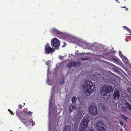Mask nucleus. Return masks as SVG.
<instances>
[{"label": "nucleus", "mask_w": 131, "mask_h": 131, "mask_svg": "<svg viewBox=\"0 0 131 131\" xmlns=\"http://www.w3.org/2000/svg\"><path fill=\"white\" fill-rule=\"evenodd\" d=\"M16 114L21 122L23 123L30 125L32 123V126L35 125V122H33V121H31L29 119L30 117L31 116L32 112L29 111L24 114L19 109H18L16 111Z\"/></svg>", "instance_id": "obj_1"}, {"label": "nucleus", "mask_w": 131, "mask_h": 131, "mask_svg": "<svg viewBox=\"0 0 131 131\" xmlns=\"http://www.w3.org/2000/svg\"><path fill=\"white\" fill-rule=\"evenodd\" d=\"M83 88V92L89 96L94 92L95 87L91 81L88 80L84 83Z\"/></svg>", "instance_id": "obj_2"}, {"label": "nucleus", "mask_w": 131, "mask_h": 131, "mask_svg": "<svg viewBox=\"0 0 131 131\" xmlns=\"http://www.w3.org/2000/svg\"><path fill=\"white\" fill-rule=\"evenodd\" d=\"M90 57L89 54L88 53H79L78 52H77L74 55H73V54H65L63 56H59V57Z\"/></svg>", "instance_id": "obj_3"}, {"label": "nucleus", "mask_w": 131, "mask_h": 131, "mask_svg": "<svg viewBox=\"0 0 131 131\" xmlns=\"http://www.w3.org/2000/svg\"><path fill=\"white\" fill-rule=\"evenodd\" d=\"M113 91V89L112 87L109 85L107 86L104 85L102 86L101 90V92L102 95L104 96L107 93L112 92Z\"/></svg>", "instance_id": "obj_4"}, {"label": "nucleus", "mask_w": 131, "mask_h": 131, "mask_svg": "<svg viewBox=\"0 0 131 131\" xmlns=\"http://www.w3.org/2000/svg\"><path fill=\"white\" fill-rule=\"evenodd\" d=\"M51 45L52 47L56 48V49L59 48L60 42L56 38H54L51 40Z\"/></svg>", "instance_id": "obj_5"}, {"label": "nucleus", "mask_w": 131, "mask_h": 131, "mask_svg": "<svg viewBox=\"0 0 131 131\" xmlns=\"http://www.w3.org/2000/svg\"><path fill=\"white\" fill-rule=\"evenodd\" d=\"M52 31L54 36L58 37L60 38H62L63 37V33L56 29L53 28L52 30Z\"/></svg>", "instance_id": "obj_6"}, {"label": "nucleus", "mask_w": 131, "mask_h": 131, "mask_svg": "<svg viewBox=\"0 0 131 131\" xmlns=\"http://www.w3.org/2000/svg\"><path fill=\"white\" fill-rule=\"evenodd\" d=\"M89 110L90 113L92 115H96L98 113L97 108L94 106H90Z\"/></svg>", "instance_id": "obj_7"}, {"label": "nucleus", "mask_w": 131, "mask_h": 131, "mask_svg": "<svg viewBox=\"0 0 131 131\" xmlns=\"http://www.w3.org/2000/svg\"><path fill=\"white\" fill-rule=\"evenodd\" d=\"M81 64V63L78 62H74V61H71L67 64V67L70 68L72 67H76L79 66Z\"/></svg>", "instance_id": "obj_8"}, {"label": "nucleus", "mask_w": 131, "mask_h": 131, "mask_svg": "<svg viewBox=\"0 0 131 131\" xmlns=\"http://www.w3.org/2000/svg\"><path fill=\"white\" fill-rule=\"evenodd\" d=\"M98 130L99 131H104L105 130V125L102 121H100L97 124Z\"/></svg>", "instance_id": "obj_9"}, {"label": "nucleus", "mask_w": 131, "mask_h": 131, "mask_svg": "<svg viewBox=\"0 0 131 131\" xmlns=\"http://www.w3.org/2000/svg\"><path fill=\"white\" fill-rule=\"evenodd\" d=\"M49 46L50 45L48 44L45 45V50L46 52L48 54L53 52L54 51V49Z\"/></svg>", "instance_id": "obj_10"}, {"label": "nucleus", "mask_w": 131, "mask_h": 131, "mask_svg": "<svg viewBox=\"0 0 131 131\" xmlns=\"http://www.w3.org/2000/svg\"><path fill=\"white\" fill-rule=\"evenodd\" d=\"M89 121V119L88 118H86L83 119L81 124V126H82V127L85 128L88 126V124Z\"/></svg>", "instance_id": "obj_11"}, {"label": "nucleus", "mask_w": 131, "mask_h": 131, "mask_svg": "<svg viewBox=\"0 0 131 131\" xmlns=\"http://www.w3.org/2000/svg\"><path fill=\"white\" fill-rule=\"evenodd\" d=\"M113 96L114 100H119L120 97L119 92L118 91H114L113 93Z\"/></svg>", "instance_id": "obj_12"}, {"label": "nucleus", "mask_w": 131, "mask_h": 131, "mask_svg": "<svg viewBox=\"0 0 131 131\" xmlns=\"http://www.w3.org/2000/svg\"><path fill=\"white\" fill-rule=\"evenodd\" d=\"M76 104L74 105L72 103L70 105L69 108V112H71L73 111H74L75 109Z\"/></svg>", "instance_id": "obj_13"}, {"label": "nucleus", "mask_w": 131, "mask_h": 131, "mask_svg": "<svg viewBox=\"0 0 131 131\" xmlns=\"http://www.w3.org/2000/svg\"><path fill=\"white\" fill-rule=\"evenodd\" d=\"M103 53H102L103 55H104L106 56H108V55L109 53L110 52L109 51L106 49H104L103 51Z\"/></svg>", "instance_id": "obj_14"}, {"label": "nucleus", "mask_w": 131, "mask_h": 131, "mask_svg": "<svg viewBox=\"0 0 131 131\" xmlns=\"http://www.w3.org/2000/svg\"><path fill=\"white\" fill-rule=\"evenodd\" d=\"M63 131H71L70 126L68 125L66 126Z\"/></svg>", "instance_id": "obj_15"}, {"label": "nucleus", "mask_w": 131, "mask_h": 131, "mask_svg": "<svg viewBox=\"0 0 131 131\" xmlns=\"http://www.w3.org/2000/svg\"><path fill=\"white\" fill-rule=\"evenodd\" d=\"M77 98L75 96H74L72 98V103L74 105L76 104V102L77 100Z\"/></svg>", "instance_id": "obj_16"}, {"label": "nucleus", "mask_w": 131, "mask_h": 131, "mask_svg": "<svg viewBox=\"0 0 131 131\" xmlns=\"http://www.w3.org/2000/svg\"><path fill=\"white\" fill-rule=\"evenodd\" d=\"M124 62L125 63L127 64L128 63L129 61L127 59V58H122Z\"/></svg>", "instance_id": "obj_17"}, {"label": "nucleus", "mask_w": 131, "mask_h": 131, "mask_svg": "<svg viewBox=\"0 0 131 131\" xmlns=\"http://www.w3.org/2000/svg\"><path fill=\"white\" fill-rule=\"evenodd\" d=\"M125 105L127 107L129 110H131V105L129 103H125Z\"/></svg>", "instance_id": "obj_18"}, {"label": "nucleus", "mask_w": 131, "mask_h": 131, "mask_svg": "<svg viewBox=\"0 0 131 131\" xmlns=\"http://www.w3.org/2000/svg\"><path fill=\"white\" fill-rule=\"evenodd\" d=\"M101 109L104 112H106L107 110V108L105 107V106H101Z\"/></svg>", "instance_id": "obj_19"}, {"label": "nucleus", "mask_w": 131, "mask_h": 131, "mask_svg": "<svg viewBox=\"0 0 131 131\" xmlns=\"http://www.w3.org/2000/svg\"><path fill=\"white\" fill-rule=\"evenodd\" d=\"M122 118L123 120H125L127 122L128 118L124 115H122Z\"/></svg>", "instance_id": "obj_20"}, {"label": "nucleus", "mask_w": 131, "mask_h": 131, "mask_svg": "<svg viewBox=\"0 0 131 131\" xmlns=\"http://www.w3.org/2000/svg\"><path fill=\"white\" fill-rule=\"evenodd\" d=\"M113 59L114 60V62L116 63L117 64H120L122 63L119 60H117L115 59H114V58H113Z\"/></svg>", "instance_id": "obj_21"}, {"label": "nucleus", "mask_w": 131, "mask_h": 131, "mask_svg": "<svg viewBox=\"0 0 131 131\" xmlns=\"http://www.w3.org/2000/svg\"><path fill=\"white\" fill-rule=\"evenodd\" d=\"M118 53L120 57H126L122 54L121 52L120 51H119Z\"/></svg>", "instance_id": "obj_22"}, {"label": "nucleus", "mask_w": 131, "mask_h": 131, "mask_svg": "<svg viewBox=\"0 0 131 131\" xmlns=\"http://www.w3.org/2000/svg\"><path fill=\"white\" fill-rule=\"evenodd\" d=\"M123 28L127 31L129 32L130 31V30L126 26H123Z\"/></svg>", "instance_id": "obj_23"}, {"label": "nucleus", "mask_w": 131, "mask_h": 131, "mask_svg": "<svg viewBox=\"0 0 131 131\" xmlns=\"http://www.w3.org/2000/svg\"><path fill=\"white\" fill-rule=\"evenodd\" d=\"M79 131H86L85 128L82 127Z\"/></svg>", "instance_id": "obj_24"}, {"label": "nucleus", "mask_w": 131, "mask_h": 131, "mask_svg": "<svg viewBox=\"0 0 131 131\" xmlns=\"http://www.w3.org/2000/svg\"><path fill=\"white\" fill-rule=\"evenodd\" d=\"M89 59L88 58H81L80 59H81V60L82 61H83L84 60H88ZM79 60H80V59H79Z\"/></svg>", "instance_id": "obj_25"}, {"label": "nucleus", "mask_w": 131, "mask_h": 131, "mask_svg": "<svg viewBox=\"0 0 131 131\" xmlns=\"http://www.w3.org/2000/svg\"><path fill=\"white\" fill-rule=\"evenodd\" d=\"M64 83V81L63 80H62L61 82H60L59 83L61 85H62Z\"/></svg>", "instance_id": "obj_26"}, {"label": "nucleus", "mask_w": 131, "mask_h": 131, "mask_svg": "<svg viewBox=\"0 0 131 131\" xmlns=\"http://www.w3.org/2000/svg\"><path fill=\"white\" fill-rule=\"evenodd\" d=\"M122 110H123L124 111H125L126 112V108H125V107L124 106V107H123V106L122 108Z\"/></svg>", "instance_id": "obj_27"}, {"label": "nucleus", "mask_w": 131, "mask_h": 131, "mask_svg": "<svg viewBox=\"0 0 131 131\" xmlns=\"http://www.w3.org/2000/svg\"><path fill=\"white\" fill-rule=\"evenodd\" d=\"M127 90L128 91L131 93V88H127Z\"/></svg>", "instance_id": "obj_28"}, {"label": "nucleus", "mask_w": 131, "mask_h": 131, "mask_svg": "<svg viewBox=\"0 0 131 131\" xmlns=\"http://www.w3.org/2000/svg\"><path fill=\"white\" fill-rule=\"evenodd\" d=\"M8 111L9 112L11 113V114H13V112L11 111L9 109H8Z\"/></svg>", "instance_id": "obj_29"}, {"label": "nucleus", "mask_w": 131, "mask_h": 131, "mask_svg": "<svg viewBox=\"0 0 131 131\" xmlns=\"http://www.w3.org/2000/svg\"><path fill=\"white\" fill-rule=\"evenodd\" d=\"M119 123L120 124V125L121 126H123L124 125L123 123V122L122 121H120L119 122Z\"/></svg>", "instance_id": "obj_30"}, {"label": "nucleus", "mask_w": 131, "mask_h": 131, "mask_svg": "<svg viewBox=\"0 0 131 131\" xmlns=\"http://www.w3.org/2000/svg\"><path fill=\"white\" fill-rule=\"evenodd\" d=\"M18 106H19V108H20V109H21L22 108V107L23 106H22L21 105H18Z\"/></svg>", "instance_id": "obj_31"}, {"label": "nucleus", "mask_w": 131, "mask_h": 131, "mask_svg": "<svg viewBox=\"0 0 131 131\" xmlns=\"http://www.w3.org/2000/svg\"><path fill=\"white\" fill-rule=\"evenodd\" d=\"M111 52L113 53H115L116 52L115 51L113 50L111 51Z\"/></svg>", "instance_id": "obj_32"}, {"label": "nucleus", "mask_w": 131, "mask_h": 131, "mask_svg": "<svg viewBox=\"0 0 131 131\" xmlns=\"http://www.w3.org/2000/svg\"><path fill=\"white\" fill-rule=\"evenodd\" d=\"M114 69H113L114 70H115V71H116V68H115L114 67Z\"/></svg>", "instance_id": "obj_33"}, {"label": "nucleus", "mask_w": 131, "mask_h": 131, "mask_svg": "<svg viewBox=\"0 0 131 131\" xmlns=\"http://www.w3.org/2000/svg\"><path fill=\"white\" fill-rule=\"evenodd\" d=\"M89 131H95L93 129H90Z\"/></svg>", "instance_id": "obj_34"}, {"label": "nucleus", "mask_w": 131, "mask_h": 131, "mask_svg": "<svg viewBox=\"0 0 131 131\" xmlns=\"http://www.w3.org/2000/svg\"><path fill=\"white\" fill-rule=\"evenodd\" d=\"M126 11H127L128 10V8H126Z\"/></svg>", "instance_id": "obj_35"}, {"label": "nucleus", "mask_w": 131, "mask_h": 131, "mask_svg": "<svg viewBox=\"0 0 131 131\" xmlns=\"http://www.w3.org/2000/svg\"><path fill=\"white\" fill-rule=\"evenodd\" d=\"M129 32L130 33V35H131V30H130V31H129Z\"/></svg>", "instance_id": "obj_36"}, {"label": "nucleus", "mask_w": 131, "mask_h": 131, "mask_svg": "<svg viewBox=\"0 0 131 131\" xmlns=\"http://www.w3.org/2000/svg\"><path fill=\"white\" fill-rule=\"evenodd\" d=\"M46 64L47 65H48L49 64V63H48V62H47V63H46Z\"/></svg>", "instance_id": "obj_37"}, {"label": "nucleus", "mask_w": 131, "mask_h": 131, "mask_svg": "<svg viewBox=\"0 0 131 131\" xmlns=\"http://www.w3.org/2000/svg\"><path fill=\"white\" fill-rule=\"evenodd\" d=\"M123 129H120V130H121V131H123Z\"/></svg>", "instance_id": "obj_38"}, {"label": "nucleus", "mask_w": 131, "mask_h": 131, "mask_svg": "<svg viewBox=\"0 0 131 131\" xmlns=\"http://www.w3.org/2000/svg\"><path fill=\"white\" fill-rule=\"evenodd\" d=\"M123 8H125V6H123Z\"/></svg>", "instance_id": "obj_39"}, {"label": "nucleus", "mask_w": 131, "mask_h": 131, "mask_svg": "<svg viewBox=\"0 0 131 131\" xmlns=\"http://www.w3.org/2000/svg\"><path fill=\"white\" fill-rule=\"evenodd\" d=\"M10 131H12V130H10Z\"/></svg>", "instance_id": "obj_40"}, {"label": "nucleus", "mask_w": 131, "mask_h": 131, "mask_svg": "<svg viewBox=\"0 0 131 131\" xmlns=\"http://www.w3.org/2000/svg\"><path fill=\"white\" fill-rule=\"evenodd\" d=\"M24 105H25V103H24Z\"/></svg>", "instance_id": "obj_41"}, {"label": "nucleus", "mask_w": 131, "mask_h": 131, "mask_svg": "<svg viewBox=\"0 0 131 131\" xmlns=\"http://www.w3.org/2000/svg\"><path fill=\"white\" fill-rule=\"evenodd\" d=\"M103 57H105L104 56H103Z\"/></svg>", "instance_id": "obj_42"}, {"label": "nucleus", "mask_w": 131, "mask_h": 131, "mask_svg": "<svg viewBox=\"0 0 131 131\" xmlns=\"http://www.w3.org/2000/svg\"><path fill=\"white\" fill-rule=\"evenodd\" d=\"M117 0H116V1H117Z\"/></svg>", "instance_id": "obj_43"}]
</instances>
